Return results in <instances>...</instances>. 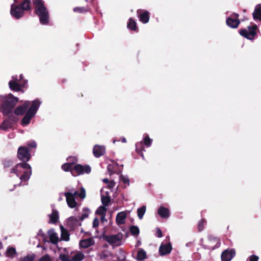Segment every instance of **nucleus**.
Wrapping results in <instances>:
<instances>
[{
	"instance_id": "nucleus-21",
	"label": "nucleus",
	"mask_w": 261,
	"mask_h": 261,
	"mask_svg": "<svg viewBox=\"0 0 261 261\" xmlns=\"http://www.w3.org/2000/svg\"><path fill=\"white\" fill-rule=\"evenodd\" d=\"M253 18L261 20V6H256L253 13Z\"/></svg>"
},
{
	"instance_id": "nucleus-44",
	"label": "nucleus",
	"mask_w": 261,
	"mask_h": 261,
	"mask_svg": "<svg viewBox=\"0 0 261 261\" xmlns=\"http://www.w3.org/2000/svg\"><path fill=\"white\" fill-rule=\"evenodd\" d=\"M84 211V213L81 215L80 218L81 220H83L85 218H87L89 215V210L85 209Z\"/></svg>"
},
{
	"instance_id": "nucleus-29",
	"label": "nucleus",
	"mask_w": 261,
	"mask_h": 261,
	"mask_svg": "<svg viewBox=\"0 0 261 261\" xmlns=\"http://www.w3.org/2000/svg\"><path fill=\"white\" fill-rule=\"evenodd\" d=\"M84 255L81 252L76 253L72 257V261H81L84 258Z\"/></svg>"
},
{
	"instance_id": "nucleus-35",
	"label": "nucleus",
	"mask_w": 261,
	"mask_h": 261,
	"mask_svg": "<svg viewBox=\"0 0 261 261\" xmlns=\"http://www.w3.org/2000/svg\"><path fill=\"white\" fill-rule=\"evenodd\" d=\"M30 2L29 0L24 1L23 3L20 5L23 11L27 10L30 9Z\"/></svg>"
},
{
	"instance_id": "nucleus-12",
	"label": "nucleus",
	"mask_w": 261,
	"mask_h": 261,
	"mask_svg": "<svg viewBox=\"0 0 261 261\" xmlns=\"http://www.w3.org/2000/svg\"><path fill=\"white\" fill-rule=\"evenodd\" d=\"M48 235L50 242L51 243L54 244H57L59 241V238L58 236V234L55 231L54 229H50L48 230Z\"/></svg>"
},
{
	"instance_id": "nucleus-18",
	"label": "nucleus",
	"mask_w": 261,
	"mask_h": 261,
	"mask_svg": "<svg viewBox=\"0 0 261 261\" xmlns=\"http://www.w3.org/2000/svg\"><path fill=\"white\" fill-rule=\"evenodd\" d=\"M30 102L27 101L24 102V105L22 106L18 107L15 110L14 113L16 115H22L26 110V109L30 105Z\"/></svg>"
},
{
	"instance_id": "nucleus-9",
	"label": "nucleus",
	"mask_w": 261,
	"mask_h": 261,
	"mask_svg": "<svg viewBox=\"0 0 261 261\" xmlns=\"http://www.w3.org/2000/svg\"><path fill=\"white\" fill-rule=\"evenodd\" d=\"M238 17L239 15L238 14H234L228 18L226 20L227 24L231 28H237L240 23V21L237 18Z\"/></svg>"
},
{
	"instance_id": "nucleus-10",
	"label": "nucleus",
	"mask_w": 261,
	"mask_h": 261,
	"mask_svg": "<svg viewBox=\"0 0 261 261\" xmlns=\"http://www.w3.org/2000/svg\"><path fill=\"white\" fill-rule=\"evenodd\" d=\"M235 255V252L233 250H226L224 251L221 254L222 261H230Z\"/></svg>"
},
{
	"instance_id": "nucleus-7",
	"label": "nucleus",
	"mask_w": 261,
	"mask_h": 261,
	"mask_svg": "<svg viewBox=\"0 0 261 261\" xmlns=\"http://www.w3.org/2000/svg\"><path fill=\"white\" fill-rule=\"evenodd\" d=\"M17 156L19 160L28 161L30 159V154L28 149L24 147H20L18 150Z\"/></svg>"
},
{
	"instance_id": "nucleus-17",
	"label": "nucleus",
	"mask_w": 261,
	"mask_h": 261,
	"mask_svg": "<svg viewBox=\"0 0 261 261\" xmlns=\"http://www.w3.org/2000/svg\"><path fill=\"white\" fill-rule=\"evenodd\" d=\"M40 105V102L39 101L35 100L33 101L31 107L29 108L27 112L34 116Z\"/></svg>"
},
{
	"instance_id": "nucleus-1",
	"label": "nucleus",
	"mask_w": 261,
	"mask_h": 261,
	"mask_svg": "<svg viewBox=\"0 0 261 261\" xmlns=\"http://www.w3.org/2000/svg\"><path fill=\"white\" fill-rule=\"evenodd\" d=\"M11 172L15 173L21 181H25L32 174L31 167L27 163L18 164L12 169Z\"/></svg>"
},
{
	"instance_id": "nucleus-52",
	"label": "nucleus",
	"mask_w": 261,
	"mask_h": 261,
	"mask_svg": "<svg viewBox=\"0 0 261 261\" xmlns=\"http://www.w3.org/2000/svg\"><path fill=\"white\" fill-rule=\"evenodd\" d=\"M258 257L255 255H252L250 257V261H257Z\"/></svg>"
},
{
	"instance_id": "nucleus-26",
	"label": "nucleus",
	"mask_w": 261,
	"mask_h": 261,
	"mask_svg": "<svg viewBox=\"0 0 261 261\" xmlns=\"http://www.w3.org/2000/svg\"><path fill=\"white\" fill-rule=\"evenodd\" d=\"M16 254V250L13 247H9L6 252V256L7 257H13Z\"/></svg>"
},
{
	"instance_id": "nucleus-14",
	"label": "nucleus",
	"mask_w": 261,
	"mask_h": 261,
	"mask_svg": "<svg viewBox=\"0 0 261 261\" xmlns=\"http://www.w3.org/2000/svg\"><path fill=\"white\" fill-rule=\"evenodd\" d=\"M158 215L162 218H168L170 216L169 210L164 206H160L158 210Z\"/></svg>"
},
{
	"instance_id": "nucleus-16",
	"label": "nucleus",
	"mask_w": 261,
	"mask_h": 261,
	"mask_svg": "<svg viewBox=\"0 0 261 261\" xmlns=\"http://www.w3.org/2000/svg\"><path fill=\"white\" fill-rule=\"evenodd\" d=\"M172 250V247L170 244H161L159 251L161 255H165L169 253Z\"/></svg>"
},
{
	"instance_id": "nucleus-45",
	"label": "nucleus",
	"mask_w": 261,
	"mask_h": 261,
	"mask_svg": "<svg viewBox=\"0 0 261 261\" xmlns=\"http://www.w3.org/2000/svg\"><path fill=\"white\" fill-rule=\"evenodd\" d=\"M34 258V256L33 255L27 256L22 258L20 261H33Z\"/></svg>"
},
{
	"instance_id": "nucleus-38",
	"label": "nucleus",
	"mask_w": 261,
	"mask_h": 261,
	"mask_svg": "<svg viewBox=\"0 0 261 261\" xmlns=\"http://www.w3.org/2000/svg\"><path fill=\"white\" fill-rule=\"evenodd\" d=\"M59 257L62 261H72V258L70 259L67 255L65 254H61Z\"/></svg>"
},
{
	"instance_id": "nucleus-34",
	"label": "nucleus",
	"mask_w": 261,
	"mask_h": 261,
	"mask_svg": "<svg viewBox=\"0 0 261 261\" xmlns=\"http://www.w3.org/2000/svg\"><path fill=\"white\" fill-rule=\"evenodd\" d=\"M120 180H121L125 185V187L128 186L130 184L129 179L127 176L121 175L120 176Z\"/></svg>"
},
{
	"instance_id": "nucleus-31",
	"label": "nucleus",
	"mask_w": 261,
	"mask_h": 261,
	"mask_svg": "<svg viewBox=\"0 0 261 261\" xmlns=\"http://www.w3.org/2000/svg\"><path fill=\"white\" fill-rule=\"evenodd\" d=\"M210 241L211 243V246H210L212 248H214L215 247H218L219 246V243L218 240L215 237H210Z\"/></svg>"
},
{
	"instance_id": "nucleus-8",
	"label": "nucleus",
	"mask_w": 261,
	"mask_h": 261,
	"mask_svg": "<svg viewBox=\"0 0 261 261\" xmlns=\"http://www.w3.org/2000/svg\"><path fill=\"white\" fill-rule=\"evenodd\" d=\"M11 14L16 18H19L23 15V10L20 6L13 4L11 6Z\"/></svg>"
},
{
	"instance_id": "nucleus-49",
	"label": "nucleus",
	"mask_w": 261,
	"mask_h": 261,
	"mask_svg": "<svg viewBox=\"0 0 261 261\" xmlns=\"http://www.w3.org/2000/svg\"><path fill=\"white\" fill-rule=\"evenodd\" d=\"M115 186V182L113 180L110 181L108 184V187L109 189L113 188Z\"/></svg>"
},
{
	"instance_id": "nucleus-13",
	"label": "nucleus",
	"mask_w": 261,
	"mask_h": 261,
	"mask_svg": "<svg viewBox=\"0 0 261 261\" xmlns=\"http://www.w3.org/2000/svg\"><path fill=\"white\" fill-rule=\"evenodd\" d=\"M18 81L17 79L13 77V80L9 82V85L11 89L15 91H19L21 90V85Z\"/></svg>"
},
{
	"instance_id": "nucleus-11",
	"label": "nucleus",
	"mask_w": 261,
	"mask_h": 261,
	"mask_svg": "<svg viewBox=\"0 0 261 261\" xmlns=\"http://www.w3.org/2000/svg\"><path fill=\"white\" fill-rule=\"evenodd\" d=\"M130 212H121L117 214L116 216V223L118 225L122 224L125 223V219L127 216V213H129Z\"/></svg>"
},
{
	"instance_id": "nucleus-5",
	"label": "nucleus",
	"mask_w": 261,
	"mask_h": 261,
	"mask_svg": "<svg viewBox=\"0 0 261 261\" xmlns=\"http://www.w3.org/2000/svg\"><path fill=\"white\" fill-rule=\"evenodd\" d=\"M257 29V25H254L252 27H248V29L242 30L240 31V34L244 37L252 40L254 38L256 35V30Z\"/></svg>"
},
{
	"instance_id": "nucleus-47",
	"label": "nucleus",
	"mask_w": 261,
	"mask_h": 261,
	"mask_svg": "<svg viewBox=\"0 0 261 261\" xmlns=\"http://www.w3.org/2000/svg\"><path fill=\"white\" fill-rule=\"evenodd\" d=\"M114 165H115V163H113V165L110 164L108 166V170L110 172L111 174L115 172V171L113 168Z\"/></svg>"
},
{
	"instance_id": "nucleus-43",
	"label": "nucleus",
	"mask_w": 261,
	"mask_h": 261,
	"mask_svg": "<svg viewBox=\"0 0 261 261\" xmlns=\"http://www.w3.org/2000/svg\"><path fill=\"white\" fill-rule=\"evenodd\" d=\"M67 161L69 162L68 163H71L73 166L74 164L76 163L77 159L75 156H70L67 159Z\"/></svg>"
},
{
	"instance_id": "nucleus-46",
	"label": "nucleus",
	"mask_w": 261,
	"mask_h": 261,
	"mask_svg": "<svg viewBox=\"0 0 261 261\" xmlns=\"http://www.w3.org/2000/svg\"><path fill=\"white\" fill-rule=\"evenodd\" d=\"M204 220H201L199 222L198 229H199V231H201L203 229V226H204Z\"/></svg>"
},
{
	"instance_id": "nucleus-6",
	"label": "nucleus",
	"mask_w": 261,
	"mask_h": 261,
	"mask_svg": "<svg viewBox=\"0 0 261 261\" xmlns=\"http://www.w3.org/2000/svg\"><path fill=\"white\" fill-rule=\"evenodd\" d=\"M75 172L76 174L74 176L83 174L84 173H89L91 172V168L89 166H82L77 164L73 166V172Z\"/></svg>"
},
{
	"instance_id": "nucleus-37",
	"label": "nucleus",
	"mask_w": 261,
	"mask_h": 261,
	"mask_svg": "<svg viewBox=\"0 0 261 261\" xmlns=\"http://www.w3.org/2000/svg\"><path fill=\"white\" fill-rule=\"evenodd\" d=\"M10 127V123L8 121H4L2 124L1 126V129L3 130H6Z\"/></svg>"
},
{
	"instance_id": "nucleus-56",
	"label": "nucleus",
	"mask_w": 261,
	"mask_h": 261,
	"mask_svg": "<svg viewBox=\"0 0 261 261\" xmlns=\"http://www.w3.org/2000/svg\"><path fill=\"white\" fill-rule=\"evenodd\" d=\"M74 11L75 12L79 11L80 12H82V9L79 8H75L74 9Z\"/></svg>"
},
{
	"instance_id": "nucleus-53",
	"label": "nucleus",
	"mask_w": 261,
	"mask_h": 261,
	"mask_svg": "<svg viewBox=\"0 0 261 261\" xmlns=\"http://www.w3.org/2000/svg\"><path fill=\"white\" fill-rule=\"evenodd\" d=\"M101 221L102 223H104V222L107 221V220L106 219V218L105 217V215L101 216Z\"/></svg>"
},
{
	"instance_id": "nucleus-24",
	"label": "nucleus",
	"mask_w": 261,
	"mask_h": 261,
	"mask_svg": "<svg viewBox=\"0 0 261 261\" xmlns=\"http://www.w3.org/2000/svg\"><path fill=\"white\" fill-rule=\"evenodd\" d=\"M34 116V115L29 113L28 112H27L25 115L21 120L22 124L23 125H26L30 123L31 118Z\"/></svg>"
},
{
	"instance_id": "nucleus-42",
	"label": "nucleus",
	"mask_w": 261,
	"mask_h": 261,
	"mask_svg": "<svg viewBox=\"0 0 261 261\" xmlns=\"http://www.w3.org/2000/svg\"><path fill=\"white\" fill-rule=\"evenodd\" d=\"M77 195L82 199H84L86 197V191L84 188H81V192L80 193H77Z\"/></svg>"
},
{
	"instance_id": "nucleus-48",
	"label": "nucleus",
	"mask_w": 261,
	"mask_h": 261,
	"mask_svg": "<svg viewBox=\"0 0 261 261\" xmlns=\"http://www.w3.org/2000/svg\"><path fill=\"white\" fill-rule=\"evenodd\" d=\"M39 261H51V260L48 255H45L40 258Z\"/></svg>"
},
{
	"instance_id": "nucleus-40",
	"label": "nucleus",
	"mask_w": 261,
	"mask_h": 261,
	"mask_svg": "<svg viewBox=\"0 0 261 261\" xmlns=\"http://www.w3.org/2000/svg\"><path fill=\"white\" fill-rule=\"evenodd\" d=\"M3 113L4 115H7L9 114L10 109L7 105H4L2 106Z\"/></svg>"
},
{
	"instance_id": "nucleus-23",
	"label": "nucleus",
	"mask_w": 261,
	"mask_h": 261,
	"mask_svg": "<svg viewBox=\"0 0 261 261\" xmlns=\"http://www.w3.org/2000/svg\"><path fill=\"white\" fill-rule=\"evenodd\" d=\"M62 168L65 171H70L72 174L73 175H75L74 173L73 172V166L71 163H67L63 164L62 166Z\"/></svg>"
},
{
	"instance_id": "nucleus-19",
	"label": "nucleus",
	"mask_w": 261,
	"mask_h": 261,
	"mask_svg": "<svg viewBox=\"0 0 261 261\" xmlns=\"http://www.w3.org/2000/svg\"><path fill=\"white\" fill-rule=\"evenodd\" d=\"M94 244V241L93 239L89 238L82 240L80 242V246L82 248H88Z\"/></svg>"
},
{
	"instance_id": "nucleus-54",
	"label": "nucleus",
	"mask_w": 261,
	"mask_h": 261,
	"mask_svg": "<svg viewBox=\"0 0 261 261\" xmlns=\"http://www.w3.org/2000/svg\"><path fill=\"white\" fill-rule=\"evenodd\" d=\"M107 254H109V253L108 252H103L101 254V256L102 257H105L107 255Z\"/></svg>"
},
{
	"instance_id": "nucleus-25",
	"label": "nucleus",
	"mask_w": 261,
	"mask_h": 261,
	"mask_svg": "<svg viewBox=\"0 0 261 261\" xmlns=\"http://www.w3.org/2000/svg\"><path fill=\"white\" fill-rule=\"evenodd\" d=\"M146 252L143 249H140L138 251L137 259L142 260L146 258Z\"/></svg>"
},
{
	"instance_id": "nucleus-57",
	"label": "nucleus",
	"mask_w": 261,
	"mask_h": 261,
	"mask_svg": "<svg viewBox=\"0 0 261 261\" xmlns=\"http://www.w3.org/2000/svg\"><path fill=\"white\" fill-rule=\"evenodd\" d=\"M103 182L106 184H108V182L110 181L107 178H105L102 180Z\"/></svg>"
},
{
	"instance_id": "nucleus-55",
	"label": "nucleus",
	"mask_w": 261,
	"mask_h": 261,
	"mask_svg": "<svg viewBox=\"0 0 261 261\" xmlns=\"http://www.w3.org/2000/svg\"><path fill=\"white\" fill-rule=\"evenodd\" d=\"M29 145L32 147H35L37 144L35 142H32Z\"/></svg>"
},
{
	"instance_id": "nucleus-2",
	"label": "nucleus",
	"mask_w": 261,
	"mask_h": 261,
	"mask_svg": "<svg viewBox=\"0 0 261 261\" xmlns=\"http://www.w3.org/2000/svg\"><path fill=\"white\" fill-rule=\"evenodd\" d=\"M36 12L39 17L40 21L42 24H46L48 22V14L44 7L42 0H35Z\"/></svg>"
},
{
	"instance_id": "nucleus-4",
	"label": "nucleus",
	"mask_w": 261,
	"mask_h": 261,
	"mask_svg": "<svg viewBox=\"0 0 261 261\" xmlns=\"http://www.w3.org/2000/svg\"><path fill=\"white\" fill-rule=\"evenodd\" d=\"M64 195L66 197V202L69 207L73 208L77 206V203L75 200V196L77 195V191L65 192Z\"/></svg>"
},
{
	"instance_id": "nucleus-39",
	"label": "nucleus",
	"mask_w": 261,
	"mask_h": 261,
	"mask_svg": "<svg viewBox=\"0 0 261 261\" xmlns=\"http://www.w3.org/2000/svg\"><path fill=\"white\" fill-rule=\"evenodd\" d=\"M130 232L133 234L137 235L139 233V228L137 226H132L130 227Z\"/></svg>"
},
{
	"instance_id": "nucleus-36",
	"label": "nucleus",
	"mask_w": 261,
	"mask_h": 261,
	"mask_svg": "<svg viewBox=\"0 0 261 261\" xmlns=\"http://www.w3.org/2000/svg\"><path fill=\"white\" fill-rule=\"evenodd\" d=\"M110 199L109 197L107 196H101V202L103 204V206H107L108 205L110 202Z\"/></svg>"
},
{
	"instance_id": "nucleus-22",
	"label": "nucleus",
	"mask_w": 261,
	"mask_h": 261,
	"mask_svg": "<svg viewBox=\"0 0 261 261\" xmlns=\"http://www.w3.org/2000/svg\"><path fill=\"white\" fill-rule=\"evenodd\" d=\"M140 20L144 23H146L148 22L149 19V13L145 11L139 15Z\"/></svg>"
},
{
	"instance_id": "nucleus-60",
	"label": "nucleus",
	"mask_w": 261,
	"mask_h": 261,
	"mask_svg": "<svg viewBox=\"0 0 261 261\" xmlns=\"http://www.w3.org/2000/svg\"><path fill=\"white\" fill-rule=\"evenodd\" d=\"M21 75H20V80L21 79Z\"/></svg>"
},
{
	"instance_id": "nucleus-41",
	"label": "nucleus",
	"mask_w": 261,
	"mask_h": 261,
	"mask_svg": "<svg viewBox=\"0 0 261 261\" xmlns=\"http://www.w3.org/2000/svg\"><path fill=\"white\" fill-rule=\"evenodd\" d=\"M152 140L150 139L148 136H146L144 140V144L149 147L151 145Z\"/></svg>"
},
{
	"instance_id": "nucleus-59",
	"label": "nucleus",
	"mask_w": 261,
	"mask_h": 261,
	"mask_svg": "<svg viewBox=\"0 0 261 261\" xmlns=\"http://www.w3.org/2000/svg\"><path fill=\"white\" fill-rule=\"evenodd\" d=\"M136 150H137V151H138V147H139V143L136 144Z\"/></svg>"
},
{
	"instance_id": "nucleus-20",
	"label": "nucleus",
	"mask_w": 261,
	"mask_h": 261,
	"mask_svg": "<svg viewBox=\"0 0 261 261\" xmlns=\"http://www.w3.org/2000/svg\"><path fill=\"white\" fill-rule=\"evenodd\" d=\"M60 227L61 231V240L68 241L70 239L68 232L62 225H60Z\"/></svg>"
},
{
	"instance_id": "nucleus-15",
	"label": "nucleus",
	"mask_w": 261,
	"mask_h": 261,
	"mask_svg": "<svg viewBox=\"0 0 261 261\" xmlns=\"http://www.w3.org/2000/svg\"><path fill=\"white\" fill-rule=\"evenodd\" d=\"M93 152L95 156L98 158L104 154L105 148L103 146L95 145L93 147Z\"/></svg>"
},
{
	"instance_id": "nucleus-51",
	"label": "nucleus",
	"mask_w": 261,
	"mask_h": 261,
	"mask_svg": "<svg viewBox=\"0 0 261 261\" xmlns=\"http://www.w3.org/2000/svg\"><path fill=\"white\" fill-rule=\"evenodd\" d=\"M156 229V233H157L158 237L159 238H161L163 236L162 232L161 230L159 228H157Z\"/></svg>"
},
{
	"instance_id": "nucleus-50",
	"label": "nucleus",
	"mask_w": 261,
	"mask_h": 261,
	"mask_svg": "<svg viewBox=\"0 0 261 261\" xmlns=\"http://www.w3.org/2000/svg\"><path fill=\"white\" fill-rule=\"evenodd\" d=\"M99 225V220L97 218H95L93 222V226L94 227H96Z\"/></svg>"
},
{
	"instance_id": "nucleus-33",
	"label": "nucleus",
	"mask_w": 261,
	"mask_h": 261,
	"mask_svg": "<svg viewBox=\"0 0 261 261\" xmlns=\"http://www.w3.org/2000/svg\"><path fill=\"white\" fill-rule=\"evenodd\" d=\"M127 27L132 30H136V23L132 18L129 19V22L127 24Z\"/></svg>"
},
{
	"instance_id": "nucleus-3",
	"label": "nucleus",
	"mask_w": 261,
	"mask_h": 261,
	"mask_svg": "<svg viewBox=\"0 0 261 261\" xmlns=\"http://www.w3.org/2000/svg\"><path fill=\"white\" fill-rule=\"evenodd\" d=\"M123 236L121 233L106 236L105 240L113 247H117L122 245Z\"/></svg>"
},
{
	"instance_id": "nucleus-58",
	"label": "nucleus",
	"mask_w": 261,
	"mask_h": 261,
	"mask_svg": "<svg viewBox=\"0 0 261 261\" xmlns=\"http://www.w3.org/2000/svg\"><path fill=\"white\" fill-rule=\"evenodd\" d=\"M122 141L124 143H125V142H126V140L125 138H123L122 139Z\"/></svg>"
},
{
	"instance_id": "nucleus-28",
	"label": "nucleus",
	"mask_w": 261,
	"mask_h": 261,
	"mask_svg": "<svg viewBox=\"0 0 261 261\" xmlns=\"http://www.w3.org/2000/svg\"><path fill=\"white\" fill-rule=\"evenodd\" d=\"M146 207L145 206H142L137 210V215L140 219H142L143 217L144 214L145 213Z\"/></svg>"
},
{
	"instance_id": "nucleus-30",
	"label": "nucleus",
	"mask_w": 261,
	"mask_h": 261,
	"mask_svg": "<svg viewBox=\"0 0 261 261\" xmlns=\"http://www.w3.org/2000/svg\"><path fill=\"white\" fill-rule=\"evenodd\" d=\"M107 211V209L105 206H99L96 211V214L100 216L106 215V213Z\"/></svg>"
},
{
	"instance_id": "nucleus-27",
	"label": "nucleus",
	"mask_w": 261,
	"mask_h": 261,
	"mask_svg": "<svg viewBox=\"0 0 261 261\" xmlns=\"http://www.w3.org/2000/svg\"><path fill=\"white\" fill-rule=\"evenodd\" d=\"M50 221L53 223H55L57 222L59 215L58 213L56 211H53L52 214L49 216Z\"/></svg>"
},
{
	"instance_id": "nucleus-32",
	"label": "nucleus",
	"mask_w": 261,
	"mask_h": 261,
	"mask_svg": "<svg viewBox=\"0 0 261 261\" xmlns=\"http://www.w3.org/2000/svg\"><path fill=\"white\" fill-rule=\"evenodd\" d=\"M18 100V99L17 98L14 97L12 96V95H10L7 102L9 105L13 107V106H14L16 104Z\"/></svg>"
}]
</instances>
